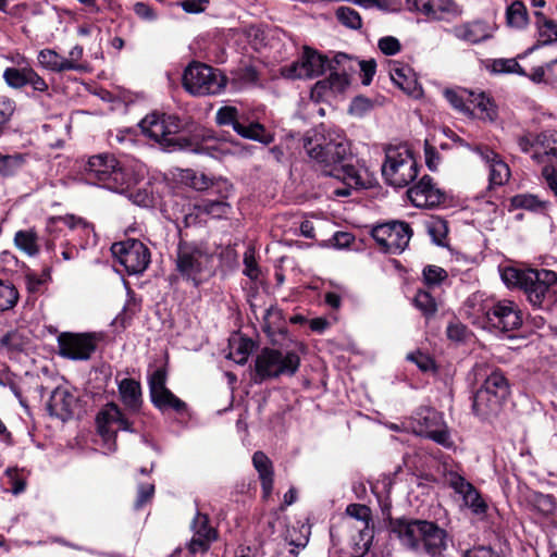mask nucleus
I'll list each match as a JSON object with an SVG mask.
<instances>
[{
	"instance_id": "obj_1",
	"label": "nucleus",
	"mask_w": 557,
	"mask_h": 557,
	"mask_svg": "<svg viewBox=\"0 0 557 557\" xmlns=\"http://www.w3.org/2000/svg\"><path fill=\"white\" fill-rule=\"evenodd\" d=\"M389 530L404 547L417 554L441 557L447 548V532L431 521L391 519Z\"/></svg>"
},
{
	"instance_id": "obj_2",
	"label": "nucleus",
	"mask_w": 557,
	"mask_h": 557,
	"mask_svg": "<svg viewBox=\"0 0 557 557\" xmlns=\"http://www.w3.org/2000/svg\"><path fill=\"white\" fill-rule=\"evenodd\" d=\"M502 280L508 287L520 288L533 308L549 309L554 302L557 274L552 270L507 267Z\"/></svg>"
},
{
	"instance_id": "obj_3",
	"label": "nucleus",
	"mask_w": 557,
	"mask_h": 557,
	"mask_svg": "<svg viewBox=\"0 0 557 557\" xmlns=\"http://www.w3.org/2000/svg\"><path fill=\"white\" fill-rule=\"evenodd\" d=\"M302 146L324 174L350 157L349 143L344 134L326 129L324 125L308 132L302 138Z\"/></svg>"
},
{
	"instance_id": "obj_4",
	"label": "nucleus",
	"mask_w": 557,
	"mask_h": 557,
	"mask_svg": "<svg viewBox=\"0 0 557 557\" xmlns=\"http://www.w3.org/2000/svg\"><path fill=\"white\" fill-rule=\"evenodd\" d=\"M173 260L176 275L195 287L213 273L214 252L202 242L180 239Z\"/></svg>"
},
{
	"instance_id": "obj_5",
	"label": "nucleus",
	"mask_w": 557,
	"mask_h": 557,
	"mask_svg": "<svg viewBox=\"0 0 557 557\" xmlns=\"http://www.w3.org/2000/svg\"><path fill=\"white\" fill-rule=\"evenodd\" d=\"M87 182L113 191L124 190L127 174L114 156L100 153L90 157L84 165Z\"/></svg>"
},
{
	"instance_id": "obj_6",
	"label": "nucleus",
	"mask_w": 557,
	"mask_h": 557,
	"mask_svg": "<svg viewBox=\"0 0 557 557\" xmlns=\"http://www.w3.org/2000/svg\"><path fill=\"white\" fill-rule=\"evenodd\" d=\"M385 182L396 188L409 185L418 176V163L407 146L388 147L382 165Z\"/></svg>"
},
{
	"instance_id": "obj_7",
	"label": "nucleus",
	"mask_w": 557,
	"mask_h": 557,
	"mask_svg": "<svg viewBox=\"0 0 557 557\" xmlns=\"http://www.w3.org/2000/svg\"><path fill=\"white\" fill-rule=\"evenodd\" d=\"M140 127L144 134L164 147L178 149L189 147L186 138L177 136L183 128V123L175 115L156 112L148 114L141 120Z\"/></svg>"
},
{
	"instance_id": "obj_8",
	"label": "nucleus",
	"mask_w": 557,
	"mask_h": 557,
	"mask_svg": "<svg viewBox=\"0 0 557 557\" xmlns=\"http://www.w3.org/2000/svg\"><path fill=\"white\" fill-rule=\"evenodd\" d=\"M226 83L227 78L220 70L203 63H190L183 74V86L193 96L218 95Z\"/></svg>"
},
{
	"instance_id": "obj_9",
	"label": "nucleus",
	"mask_w": 557,
	"mask_h": 557,
	"mask_svg": "<svg viewBox=\"0 0 557 557\" xmlns=\"http://www.w3.org/2000/svg\"><path fill=\"white\" fill-rule=\"evenodd\" d=\"M300 366V358L294 351L283 352L273 348H263L256 358V374L260 380L281 375H294Z\"/></svg>"
},
{
	"instance_id": "obj_10",
	"label": "nucleus",
	"mask_w": 557,
	"mask_h": 557,
	"mask_svg": "<svg viewBox=\"0 0 557 557\" xmlns=\"http://www.w3.org/2000/svg\"><path fill=\"white\" fill-rule=\"evenodd\" d=\"M412 234L410 225L401 221L379 224L371 231L372 237L381 249L394 255L400 253L406 249Z\"/></svg>"
},
{
	"instance_id": "obj_11",
	"label": "nucleus",
	"mask_w": 557,
	"mask_h": 557,
	"mask_svg": "<svg viewBox=\"0 0 557 557\" xmlns=\"http://www.w3.org/2000/svg\"><path fill=\"white\" fill-rule=\"evenodd\" d=\"M111 251L128 274H140L150 263V250L138 239L114 243Z\"/></svg>"
},
{
	"instance_id": "obj_12",
	"label": "nucleus",
	"mask_w": 557,
	"mask_h": 557,
	"mask_svg": "<svg viewBox=\"0 0 557 557\" xmlns=\"http://www.w3.org/2000/svg\"><path fill=\"white\" fill-rule=\"evenodd\" d=\"M413 430L417 434L431 438L443 446H450V435L442 414L431 408H421L413 417Z\"/></svg>"
},
{
	"instance_id": "obj_13",
	"label": "nucleus",
	"mask_w": 557,
	"mask_h": 557,
	"mask_svg": "<svg viewBox=\"0 0 557 557\" xmlns=\"http://www.w3.org/2000/svg\"><path fill=\"white\" fill-rule=\"evenodd\" d=\"M326 67H332L329 60L317 51L305 47L300 58L284 69V74L288 78H312L322 75Z\"/></svg>"
},
{
	"instance_id": "obj_14",
	"label": "nucleus",
	"mask_w": 557,
	"mask_h": 557,
	"mask_svg": "<svg viewBox=\"0 0 557 557\" xmlns=\"http://www.w3.org/2000/svg\"><path fill=\"white\" fill-rule=\"evenodd\" d=\"M59 352L72 360H88L97 347L94 334L62 333L58 337Z\"/></svg>"
},
{
	"instance_id": "obj_15",
	"label": "nucleus",
	"mask_w": 557,
	"mask_h": 557,
	"mask_svg": "<svg viewBox=\"0 0 557 557\" xmlns=\"http://www.w3.org/2000/svg\"><path fill=\"white\" fill-rule=\"evenodd\" d=\"M488 324L500 332L517 330L522 324V312L511 300H500L486 311Z\"/></svg>"
},
{
	"instance_id": "obj_16",
	"label": "nucleus",
	"mask_w": 557,
	"mask_h": 557,
	"mask_svg": "<svg viewBox=\"0 0 557 557\" xmlns=\"http://www.w3.org/2000/svg\"><path fill=\"white\" fill-rule=\"evenodd\" d=\"M476 383L482 381L480 389L491 392L494 397L505 401L510 394L509 383L503 372L493 369L486 362H478L472 369Z\"/></svg>"
},
{
	"instance_id": "obj_17",
	"label": "nucleus",
	"mask_w": 557,
	"mask_h": 557,
	"mask_svg": "<svg viewBox=\"0 0 557 557\" xmlns=\"http://www.w3.org/2000/svg\"><path fill=\"white\" fill-rule=\"evenodd\" d=\"M447 482L455 493L462 497L463 504L474 515L486 513L487 505L472 483L457 472H450L447 476Z\"/></svg>"
},
{
	"instance_id": "obj_18",
	"label": "nucleus",
	"mask_w": 557,
	"mask_h": 557,
	"mask_svg": "<svg viewBox=\"0 0 557 557\" xmlns=\"http://www.w3.org/2000/svg\"><path fill=\"white\" fill-rule=\"evenodd\" d=\"M408 197L417 208H434L444 202V193L435 186L433 180L424 175L408 189Z\"/></svg>"
},
{
	"instance_id": "obj_19",
	"label": "nucleus",
	"mask_w": 557,
	"mask_h": 557,
	"mask_svg": "<svg viewBox=\"0 0 557 557\" xmlns=\"http://www.w3.org/2000/svg\"><path fill=\"white\" fill-rule=\"evenodd\" d=\"M190 527L193 536L187 544L189 553L194 555L206 553L218 536L215 529L209 525L208 516L198 511Z\"/></svg>"
},
{
	"instance_id": "obj_20",
	"label": "nucleus",
	"mask_w": 557,
	"mask_h": 557,
	"mask_svg": "<svg viewBox=\"0 0 557 557\" xmlns=\"http://www.w3.org/2000/svg\"><path fill=\"white\" fill-rule=\"evenodd\" d=\"M77 405V397L67 387L59 386L51 393L47 408L51 416L67 421L73 417Z\"/></svg>"
},
{
	"instance_id": "obj_21",
	"label": "nucleus",
	"mask_w": 557,
	"mask_h": 557,
	"mask_svg": "<svg viewBox=\"0 0 557 557\" xmlns=\"http://www.w3.org/2000/svg\"><path fill=\"white\" fill-rule=\"evenodd\" d=\"M472 150L488 165L491 184L500 186L509 180V166L495 151L486 146H475Z\"/></svg>"
},
{
	"instance_id": "obj_22",
	"label": "nucleus",
	"mask_w": 557,
	"mask_h": 557,
	"mask_svg": "<svg viewBox=\"0 0 557 557\" xmlns=\"http://www.w3.org/2000/svg\"><path fill=\"white\" fill-rule=\"evenodd\" d=\"M117 424L123 431H132L129 421L122 413L117 405L110 403L97 416L98 431L103 437H110L109 426Z\"/></svg>"
},
{
	"instance_id": "obj_23",
	"label": "nucleus",
	"mask_w": 557,
	"mask_h": 557,
	"mask_svg": "<svg viewBox=\"0 0 557 557\" xmlns=\"http://www.w3.org/2000/svg\"><path fill=\"white\" fill-rule=\"evenodd\" d=\"M325 175L342 180L349 187L367 188L371 185V180L366 169H357L344 162L335 165L332 170H327Z\"/></svg>"
},
{
	"instance_id": "obj_24",
	"label": "nucleus",
	"mask_w": 557,
	"mask_h": 557,
	"mask_svg": "<svg viewBox=\"0 0 557 557\" xmlns=\"http://www.w3.org/2000/svg\"><path fill=\"white\" fill-rule=\"evenodd\" d=\"M505 401L494 397L491 392L478 389L473 395V413L482 420H488L497 417Z\"/></svg>"
},
{
	"instance_id": "obj_25",
	"label": "nucleus",
	"mask_w": 557,
	"mask_h": 557,
	"mask_svg": "<svg viewBox=\"0 0 557 557\" xmlns=\"http://www.w3.org/2000/svg\"><path fill=\"white\" fill-rule=\"evenodd\" d=\"M537 151L532 156L537 162H547L545 166L557 168V132L546 131L536 137Z\"/></svg>"
},
{
	"instance_id": "obj_26",
	"label": "nucleus",
	"mask_w": 557,
	"mask_h": 557,
	"mask_svg": "<svg viewBox=\"0 0 557 557\" xmlns=\"http://www.w3.org/2000/svg\"><path fill=\"white\" fill-rule=\"evenodd\" d=\"M457 38L470 44H479L492 37L493 27L485 22L474 21L454 28Z\"/></svg>"
},
{
	"instance_id": "obj_27",
	"label": "nucleus",
	"mask_w": 557,
	"mask_h": 557,
	"mask_svg": "<svg viewBox=\"0 0 557 557\" xmlns=\"http://www.w3.org/2000/svg\"><path fill=\"white\" fill-rule=\"evenodd\" d=\"M252 465L259 474L261 488L264 498L271 496L273 491V465L263 451H256L252 456Z\"/></svg>"
},
{
	"instance_id": "obj_28",
	"label": "nucleus",
	"mask_w": 557,
	"mask_h": 557,
	"mask_svg": "<svg viewBox=\"0 0 557 557\" xmlns=\"http://www.w3.org/2000/svg\"><path fill=\"white\" fill-rule=\"evenodd\" d=\"M346 513L356 519L359 523L356 527L359 530L361 541H363L364 546H367L372 539V530L370 528L371 523V510L368 506L362 504H350L346 508Z\"/></svg>"
},
{
	"instance_id": "obj_29",
	"label": "nucleus",
	"mask_w": 557,
	"mask_h": 557,
	"mask_svg": "<svg viewBox=\"0 0 557 557\" xmlns=\"http://www.w3.org/2000/svg\"><path fill=\"white\" fill-rule=\"evenodd\" d=\"M410 5V9L430 16L440 17L442 13H449L455 10V3L453 0H406Z\"/></svg>"
},
{
	"instance_id": "obj_30",
	"label": "nucleus",
	"mask_w": 557,
	"mask_h": 557,
	"mask_svg": "<svg viewBox=\"0 0 557 557\" xmlns=\"http://www.w3.org/2000/svg\"><path fill=\"white\" fill-rule=\"evenodd\" d=\"M119 392L125 407L137 412L141 406V387L139 382L133 379H123L119 383Z\"/></svg>"
},
{
	"instance_id": "obj_31",
	"label": "nucleus",
	"mask_w": 557,
	"mask_h": 557,
	"mask_svg": "<svg viewBox=\"0 0 557 557\" xmlns=\"http://www.w3.org/2000/svg\"><path fill=\"white\" fill-rule=\"evenodd\" d=\"M38 63L46 70L62 73L71 71L73 64L65 61V58L59 54L53 49H42L37 55Z\"/></svg>"
},
{
	"instance_id": "obj_32",
	"label": "nucleus",
	"mask_w": 557,
	"mask_h": 557,
	"mask_svg": "<svg viewBox=\"0 0 557 557\" xmlns=\"http://www.w3.org/2000/svg\"><path fill=\"white\" fill-rule=\"evenodd\" d=\"M467 94V100L469 101V106L471 108V113L474 109L480 111V116L482 119H486L493 121L496 116V108L494 102L488 98L484 92H474L465 90Z\"/></svg>"
},
{
	"instance_id": "obj_33",
	"label": "nucleus",
	"mask_w": 557,
	"mask_h": 557,
	"mask_svg": "<svg viewBox=\"0 0 557 557\" xmlns=\"http://www.w3.org/2000/svg\"><path fill=\"white\" fill-rule=\"evenodd\" d=\"M235 132L244 138L256 140L264 145L271 144L274 139L273 135L258 122H251L248 125L244 123L236 124Z\"/></svg>"
},
{
	"instance_id": "obj_34",
	"label": "nucleus",
	"mask_w": 557,
	"mask_h": 557,
	"mask_svg": "<svg viewBox=\"0 0 557 557\" xmlns=\"http://www.w3.org/2000/svg\"><path fill=\"white\" fill-rule=\"evenodd\" d=\"M150 399L153 406L161 411L172 409L177 413H182L187 408L186 403L176 397L169 388L153 395Z\"/></svg>"
},
{
	"instance_id": "obj_35",
	"label": "nucleus",
	"mask_w": 557,
	"mask_h": 557,
	"mask_svg": "<svg viewBox=\"0 0 557 557\" xmlns=\"http://www.w3.org/2000/svg\"><path fill=\"white\" fill-rule=\"evenodd\" d=\"M197 214H206L214 219H221L228 214L231 206L223 200L202 199L195 203Z\"/></svg>"
},
{
	"instance_id": "obj_36",
	"label": "nucleus",
	"mask_w": 557,
	"mask_h": 557,
	"mask_svg": "<svg viewBox=\"0 0 557 557\" xmlns=\"http://www.w3.org/2000/svg\"><path fill=\"white\" fill-rule=\"evenodd\" d=\"M392 81L406 94H412L416 88V79L411 75V70L408 66H401L398 63H393L389 69Z\"/></svg>"
},
{
	"instance_id": "obj_37",
	"label": "nucleus",
	"mask_w": 557,
	"mask_h": 557,
	"mask_svg": "<svg viewBox=\"0 0 557 557\" xmlns=\"http://www.w3.org/2000/svg\"><path fill=\"white\" fill-rule=\"evenodd\" d=\"M26 163V154H2L0 153V175L4 177L14 176Z\"/></svg>"
},
{
	"instance_id": "obj_38",
	"label": "nucleus",
	"mask_w": 557,
	"mask_h": 557,
	"mask_svg": "<svg viewBox=\"0 0 557 557\" xmlns=\"http://www.w3.org/2000/svg\"><path fill=\"white\" fill-rule=\"evenodd\" d=\"M263 320L264 323L262 329L270 337L274 336L276 333H281L283 330H286L282 310L276 307H270L267 310Z\"/></svg>"
},
{
	"instance_id": "obj_39",
	"label": "nucleus",
	"mask_w": 557,
	"mask_h": 557,
	"mask_svg": "<svg viewBox=\"0 0 557 557\" xmlns=\"http://www.w3.org/2000/svg\"><path fill=\"white\" fill-rule=\"evenodd\" d=\"M38 236L33 230L18 231L14 236V243L18 249L28 256H35L39 251Z\"/></svg>"
},
{
	"instance_id": "obj_40",
	"label": "nucleus",
	"mask_w": 557,
	"mask_h": 557,
	"mask_svg": "<svg viewBox=\"0 0 557 557\" xmlns=\"http://www.w3.org/2000/svg\"><path fill=\"white\" fill-rule=\"evenodd\" d=\"M253 343L247 338H236L230 344L228 358L234 360L238 364H245L251 352Z\"/></svg>"
},
{
	"instance_id": "obj_41",
	"label": "nucleus",
	"mask_w": 557,
	"mask_h": 557,
	"mask_svg": "<svg viewBox=\"0 0 557 557\" xmlns=\"http://www.w3.org/2000/svg\"><path fill=\"white\" fill-rule=\"evenodd\" d=\"M29 65L22 67H7L3 72V81L5 84L14 89H21L27 86V75Z\"/></svg>"
},
{
	"instance_id": "obj_42",
	"label": "nucleus",
	"mask_w": 557,
	"mask_h": 557,
	"mask_svg": "<svg viewBox=\"0 0 557 557\" xmlns=\"http://www.w3.org/2000/svg\"><path fill=\"white\" fill-rule=\"evenodd\" d=\"M18 297V292L12 283L0 280V311L13 309Z\"/></svg>"
},
{
	"instance_id": "obj_43",
	"label": "nucleus",
	"mask_w": 557,
	"mask_h": 557,
	"mask_svg": "<svg viewBox=\"0 0 557 557\" xmlns=\"http://www.w3.org/2000/svg\"><path fill=\"white\" fill-rule=\"evenodd\" d=\"M511 205L515 208H521L531 211H541L547 208L548 202L541 200L535 195L519 194L511 198Z\"/></svg>"
},
{
	"instance_id": "obj_44",
	"label": "nucleus",
	"mask_w": 557,
	"mask_h": 557,
	"mask_svg": "<svg viewBox=\"0 0 557 557\" xmlns=\"http://www.w3.org/2000/svg\"><path fill=\"white\" fill-rule=\"evenodd\" d=\"M541 45H548L557 37V22L546 18L542 13H536Z\"/></svg>"
},
{
	"instance_id": "obj_45",
	"label": "nucleus",
	"mask_w": 557,
	"mask_h": 557,
	"mask_svg": "<svg viewBox=\"0 0 557 557\" xmlns=\"http://www.w3.org/2000/svg\"><path fill=\"white\" fill-rule=\"evenodd\" d=\"M507 22L515 27H523L528 22L527 8L521 1H515L507 9Z\"/></svg>"
},
{
	"instance_id": "obj_46",
	"label": "nucleus",
	"mask_w": 557,
	"mask_h": 557,
	"mask_svg": "<svg viewBox=\"0 0 557 557\" xmlns=\"http://www.w3.org/2000/svg\"><path fill=\"white\" fill-rule=\"evenodd\" d=\"M60 221L70 230L78 231L79 235L88 243L89 236L94 233V227L87 221L75 215H65Z\"/></svg>"
},
{
	"instance_id": "obj_47",
	"label": "nucleus",
	"mask_w": 557,
	"mask_h": 557,
	"mask_svg": "<svg viewBox=\"0 0 557 557\" xmlns=\"http://www.w3.org/2000/svg\"><path fill=\"white\" fill-rule=\"evenodd\" d=\"M426 230L435 244L443 245L448 234V226L445 220L442 218H432L426 222Z\"/></svg>"
},
{
	"instance_id": "obj_48",
	"label": "nucleus",
	"mask_w": 557,
	"mask_h": 557,
	"mask_svg": "<svg viewBox=\"0 0 557 557\" xmlns=\"http://www.w3.org/2000/svg\"><path fill=\"white\" fill-rule=\"evenodd\" d=\"M413 301H414L416 307L425 317L433 315L436 312V310H437V306H436L435 299L431 296V294L429 292L419 290L416 294Z\"/></svg>"
},
{
	"instance_id": "obj_49",
	"label": "nucleus",
	"mask_w": 557,
	"mask_h": 557,
	"mask_svg": "<svg viewBox=\"0 0 557 557\" xmlns=\"http://www.w3.org/2000/svg\"><path fill=\"white\" fill-rule=\"evenodd\" d=\"M0 346L7 352H17L24 349L25 341L18 332L11 331L0 338Z\"/></svg>"
},
{
	"instance_id": "obj_50",
	"label": "nucleus",
	"mask_w": 557,
	"mask_h": 557,
	"mask_svg": "<svg viewBox=\"0 0 557 557\" xmlns=\"http://www.w3.org/2000/svg\"><path fill=\"white\" fill-rule=\"evenodd\" d=\"M166 377H168V373L164 368H158L150 374V376L148 379L150 397L168 389Z\"/></svg>"
},
{
	"instance_id": "obj_51",
	"label": "nucleus",
	"mask_w": 557,
	"mask_h": 557,
	"mask_svg": "<svg viewBox=\"0 0 557 557\" xmlns=\"http://www.w3.org/2000/svg\"><path fill=\"white\" fill-rule=\"evenodd\" d=\"M215 121L219 125H232L234 131L236 124H242L238 117V110L232 106L220 108L216 111Z\"/></svg>"
},
{
	"instance_id": "obj_52",
	"label": "nucleus",
	"mask_w": 557,
	"mask_h": 557,
	"mask_svg": "<svg viewBox=\"0 0 557 557\" xmlns=\"http://www.w3.org/2000/svg\"><path fill=\"white\" fill-rule=\"evenodd\" d=\"M338 21L352 29L361 27V17L357 11L348 7H341L336 11Z\"/></svg>"
},
{
	"instance_id": "obj_53",
	"label": "nucleus",
	"mask_w": 557,
	"mask_h": 557,
	"mask_svg": "<svg viewBox=\"0 0 557 557\" xmlns=\"http://www.w3.org/2000/svg\"><path fill=\"white\" fill-rule=\"evenodd\" d=\"M447 272L437 265H428L423 269L424 282L429 286H437L447 278Z\"/></svg>"
},
{
	"instance_id": "obj_54",
	"label": "nucleus",
	"mask_w": 557,
	"mask_h": 557,
	"mask_svg": "<svg viewBox=\"0 0 557 557\" xmlns=\"http://www.w3.org/2000/svg\"><path fill=\"white\" fill-rule=\"evenodd\" d=\"M15 111V102L7 97H0V136Z\"/></svg>"
},
{
	"instance_id": "obj_55",
	"label": "nucleus",
	"mask_w": 557,
	"mask_h": 557,
	"mask_svg": "<svg viewBox=\"0 0 557 557\" xmlns=\"http://www.w3.org/2000/svg\"><path fill=\"white\" fill-rule=\"evenodd\" d=\"M492 69L495 73H519L523 74L520 64L515 59L494 60Z\"/></svg>"
},
{
	"instance_id": "obj_56",
	"label": "nucleus",
	"mask_w": 557,
	"mask_h": 557,
	"mask_svg": "<svg viewBox=\"0 0 557 557\" xmlns=\"http://www.w3.org/2000/svg\"><path fill=\"white\" fill-rule=\"evenodd\" d=\"M445 98L455 109L467 113L471 111L465 90L461 94L454 90H446Z\"/></svg>"
},
{
	"instance_id": "obj_57",
	"label": "nucleus",
	"mask_w": 557,
	"mask_h": 557,
	"mask_svg": "<svg viewBox=\"0 0 557 557\" xmlns=\"http://www.w3.org/2000/svg\"><path fill=\"white\" fill-rule=\"evenodd\" d=\"M373 107V102L363 96H358L354 98L350 103L349 112L357 116H362L368 111H370Z\"/></svg>"
},
{
	"instance_id": "obj_58",
	"label": "nucleus",
	"mask_w": 557,
	"mask_h": 557,
	"mask_svg": "<svg viewBox=\"0 0 557 557\" xmlns=\"http://www.w3.org/2000/svg\"><path fill=\"white\" fill-rule=\"evenodd\" d=\"M380 50L386 55H394L400 51V42L393 36H386L379 40Z\"/></svg>"
},
{
	"instance_id": "obj_59",
	"label": "nucleus",
	"mask_w": 557,
	"mask_h": 557,
	"mask_svg": "<svg viewBox=\"0 0 557 557\" xmlns=\"http://www.w3.org/2000/svg\"><path fill=\"white\" fill-rule=\"evenodd\" d=\"M407 359L414 362L418 368L424 372L434 369L433 359L429 355L422 354L421 351L409 354Z\"/></svg>"
},
{
	"instance_id": "obj_60",
	"label": "nucleus",
	"mask_w": 557,
	"mask_h": 557,
	"mask_svg": "<svg viewBox=\"0 0 557 557\" xmlns=\"http://www.w3.org/2000/svg\"><path fill=\"white\" fill-rule=\"evenodd\" d=\"M542 176L547 188L555 195L557 198V168L554 166H544L542 169Z\"/></svg>"
},
{
	"instance_id": "obj_61",
	"label": "nucleus",
	"mask_w": 557,
	"mask_h": 557,
	"mask_svg": "<svg viewBox=\"0 0 557 557\" xmlns=\"http://www.w3.org/2000/svg\"><path fill=\"white\" fill-rule=\"evenodd\" d=\"M362 73V84L369 85L375 74L376 63L374 60L357 61Z\"/></svg>"
},
{
	"instance_id": "obj_62",
	"label": "nucleus",
	"mask_w": 557,
	"mask_h": 557,
	"mask_svg": "<svg viewBox=\"0 0 557 557\" xmlns=\"http://www.w3.org/2000/svg\"><path fill=\"white\" fill-rule=\"evenodd\" d=\"M467 326L460 322L450 323L446 330L448 338L455 342H462L467 336Z\"/></svg>"
},
{
	"instance_id": "obj_63",
	"label": "nucleus",
	"mask_w": 557,
	"mask_h": 557,
	"mask_svg": "<svg viewBox=\"0 0 557 557\" xmlns=\"http://www.w3.org/2000/svg\"><path fill=\"white\" fill-rule=\"evenodd\" d=\"M27 85L36 91L46 92L48 90L47 82L32 66L28 70Z\"/></svg>"
},
{
	"instance_id": "obj_64",
	"label": "nucleus",
	"mask_w": 557,
	"mask_h": 557,
	"mask_svg": "<svg viewBox=\"0 0 557 557\" xmlns=\"http://www.w3.org/2000/svg\"><path fill=\"white\" fill-rule=\"evenodd\" d=\"M463 557H502L488 546H478L465 552Z\"/></svg>"
}]
</instances>
